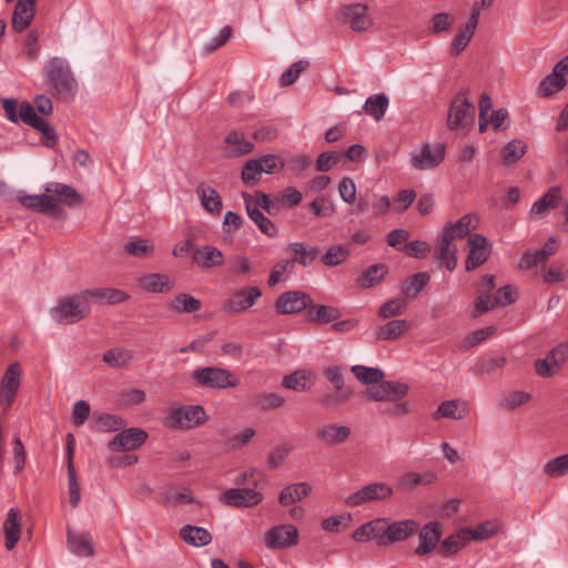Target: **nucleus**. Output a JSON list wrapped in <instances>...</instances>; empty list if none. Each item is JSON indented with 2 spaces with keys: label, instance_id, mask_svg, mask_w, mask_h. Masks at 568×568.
<instances>
[{
  "label": "nucleus",
  "instance_id": "1",
  "mask_svg": "<svg viewBox=\"0 0 568 568\" xmlns=\"http://www.w3.org/2000/svg\"><path fill=\"white\" fill-rule=\"evenodd\" d=\"M45 83L52 94L61 100H72L78 83L68 61L60 57L49 59L43 67Z\"/></svg>",
  "mask_w": 568,
  "mask_h": 568
},
{
  "label": "nucleus",
  "instance_id": "2",
  "mask_svg": "<svg viewBox=\"0 0 568 568\" xmlns=\"http://www.w3.org/2000/svg\"><path fill=\"white\" fill-rule=\"evenodd\" d=\"M90 305L84 291L80 294L60 298L52 307L51 314L60 324H74L90 314Z\"/></svg>",
  "mask_w": 568,
  "mask_h": 568
},
{
  "label": "nucleus",
  "instance_id": "3",
  "mask_svg": "<svg viewBox=\"0 0 568 568\" xmlns=\"http://www.w3.org/2000/svg\"><path fill=\"white\" fill-rule=\"evenodd\" d=\"M191 377L201 388L225 389L240 385V378L233 372L217 366L196 368L192 372Z\"/></svg>",
  "mask_w": 568,
  "mask_h": 568
},
{
  "label": "nucleus",
  "instance_id": "4",
  "mask_svg": "<svg viewBox=\"0 0 568 568\" xmlns=\"http://www.w3.org/2000/svg\"><path fill=\"white\" fill-rule=\"evenodd\" d=\"M209 419L201 405L170 407L166 412L165 425L174 429H191L203 425Z\"/></svg>",
  "mask_w": 568,
  "mask_h": 568
},
{
  "label": "nucleus",
  "instance_id": "5",
  "mask_svg": "<svg viewBox=\"0 0 568 568\" xmlns=\"http://www.w3.org/2000/svg\"><path fill=\"white\" fill-rule=\"evenodd\" d=\"M475 119V106L468 98V91L458 92L453 99L447 116L449 130H457L471 124Z\"/></svg>",
  "mask_w": 568,
  "mask_h": 568
},
{
  "label": "nucleus",
  "instance_id": "6",
  "mask_svg": "<svg viewBox=\"0 0 568 568\" xmlns=\"http://www.w3.org/2000/svg\"><path fill=\"white\" fill-rule=\"evenodd\" d=\"M394 495V489L386 483L374 481L362 486L345 498L348 507H358L367 503L384 501Z\"/></svg>",
  "mask_w": 568,
  "mask_h": 568
},
{
  "label": "nucleus",
  "instance_id": "7",
  "mask_svg": "<svg viewBox=\"0 0 568 568\" xmlns=\"http://www.w3.org/2000/svg\"><path fill=\"white\" fill-rule=\"evenodd\" d=\"M298 529L291 524H281L271 527L264 535V545L267 549H287L298 544Z\"/></svg>",
  "mask_w": 568,
  "mask_h": 568
},
{
  "label": "nucleus",
  "instance_id": "8",
  "mask_svg": "<svg viewBox=\"0 0 568 568\" xmlns=\"http://www.w3.org/2000/svg\"><path fill=\"white\" fill-rule=\"evenodd\" d=\"M407 394V384L397 381L383 382V379L364 392V396L373 402H398Z\"/></svg>",
  "mask_w": 568,
  "mask_h": 568
},
{
  "label": "nucleus",
  "instance_id": "9",
  "mask_svg": "<svg viewBox=\"0 0 568 568\" xmlns=\"http://www.w3.org/2000/svg\"><path fill=\"white\" fill-rule=\"evenodd\" d=\"M469 252L466 256L465 268L467 272L475 271L487 262L491 253V246L486 236L474 233L467 240Z\"/></svg>",
  "mask_w": 568,
  "mask_h": 568
},
{
  "label": "nucleus",
  "instance_id": "10",
  "mask_svg": "<svg viewBox=\"0 0 568 568\" xmlns=\"http://www.w3.org/2000/svg\"><path fill=\"white\" fill-rule=\"evenodd\" d=\"M262 296V291L256 286H246L235 290L223 303V311L229 314H237L247 311L255 305L256 300Z\"/></svg>",
  "mask_w": 568,
  "mask_h": 568
},
{
  "label": "nucleus",
  "instance_id": "11",
  "mask_svg": "<svg viewBox=\"0 0 568 568\" xmlns=\"http://www.w3.org/2000/svg\"><path fill=\"white\" fill-rule=\"evenodd\" d=\"M19 120L38 130L47 140L45 145L52 146L57 141L54 129L45 120L40 118L29 102H22L19 105Z\"/></svg>",
  "mask_w": 568,
  "mask_h": 568
},
{
  "label": "nucleus",
  "instance_id": "12",
  "mask_svg": "<svg viewBox=\"0 0 568 568\" xmlns=\"http://www.w3.org/2000/svg\"><path fill=\"white\" fill-rule=\"evenodd\" d=\"M21 367L19 363H12L6 369L0 382V402L3 409H8L16 397L20 386Z\"/></svg>",
  "mask_w": 568,
  "mask_h": 568
},
{
  "label": "nucleus",
  "instance_id": "13",
  "mask_svg": "<svg viewBox=\"0 0 568 568\" xmlns=\"http://www.w3.org/2000/svg\"><path fill=\"white\" fill-rule=\"evenodd\" d=\"M478 225V217L474 213L463 215L456 222H448L444 225L439 236L454 243V241L469 237L470 232L476 230Z\"/></svg>",
  "mask_w": 568,
  "mask_h": 568
},
{
  "label": "nucleus",
  "instance_id": "14",
  "mask_svg": "<svg viewBox=\"0 0 568 568\" xmlns=\"http://www.w3.org/2000/svg\"><path fill=\"white\" fill-rule=\"evenodd\" d=\"M148 438L145 430L136 427L116 434L108 444L110 450L129 452L139 448Z\"/></svg>",
  "mask_w": 568,
  "mask_h": 568
},
{
  "label": "nucleus",
  "instance_id": "15",
  "mask_svg": "<svg viewBox=\"0 0 568 568\" xmlns=\"http://www.w3.org/2000/svg\"><path fill=\"white\" fill-rule=\"evenodd\" d=\"M312 305L308 294L300 291H288L281 294L275 302V310L280 314L300 313Z\"/></svg>",
  "mask_w": 568,
  "mask_h": 568
},
{
  "label": "nucleus",
  "instance_id": "16",
  "mask_svg": "<svg viewBox=\"0 0 568 568\" xmlns=\"http://www.w3.org/2000/svg\"><path fill=\"white\" fill-rule=\"evenodd\" d=\"M568 357V343H562L552 348L546 358L535 362V371L537 375L544 378L552 377L558 369L560 363Z\"/></svg>",
  "mask_w": 568,
  "mask_h": 568
},
{
  "label": "nucleus",
  "instance_id": "17",
  "mask_svg": "<svg viewBox=\"0 0 568 568\" xmlns=\"http://www.w3.org/2000/svg\"><path fill=\"white\" fill-rule=\"evenodd\" d=\"M263 500V495L252 488H230L221 495V501L232 507H253Z\"/></svg>",
  "mask_w": 568,
  "mask_h": 568
},
{
  "label": "nucleus",
  "instance_id": "18",
  "mask_svg": "<svg viewBox=\"0 0 568 568\" xmlns=\"http://www.w3.org/2000/svg\"><path fill=\"white\" fill-rule=\"evenodd\" d=\"M352 435L348 426L337 423H328L318 427L315 437L327 446H338L346 443Z\"/></svg>",
  "mask_w": 568,
  "mask_h": 568
},
{
  "label": "nucleus",
  "instance_id": "19",
  "mask_svg": "<svg viewBox=\"0 0 568 568\" xmlns=\"http://www.w3.org/2000/svg\"><path fill=\"white\" fill-rule=\"evenodd\" d=\"M412 164L417 170L436 168L444 160V149L437 145L433 149L425 144L418 153H412Z\"/></svg>",
  "mask_w": 568,
  "mask_h": 568
},
{
  "label": "nucleus",
  "instance_id": "20",
  "mask_svg": "<svg viewBox=\"0 0 568 568\" xmlns=\"http://www.w3.org/2000/svg\"><path fill=\"white\" fill-rule=\"evenodd\" d=\"M367 9V6L362 3L347 4L341 8V14L349 22L352 30L364 31L371 26Z\"/></svg>",
  "mask_w": 568,
  "mask_h": 568
},
{
  "label": "nucleus",
  "instance_id": "21",
  "mask_svg": "<svg viewBox=\"0 0 568 568\" xmlns=\"http://www.w3.org/2000/svg\"><path fill=\"white\" fill-rule=\"evenodd\" d=\"M248 217L254 221L258 230L266 236L274 239L278 235V230L274 223L265 216L257 207H253V196L248 193H243Z\"/></svg>",
  "mask_w": 568,
  "mask_h": 568
},
{
  "label": "nucleus",
  "instance_id": "22",
  "mask_svg": "<svg viewBox=\"0 0 568 568\" xmlns=\"http://www.w3.org/2000/svg\"><path fill=\"white\" fill-rule=\"evenodd\" d=\"M192 261L202 268H213L224 264V255L221 250L204 245L193 250Z\"/></svg>",
  "mask_w": 568,
  "mask_h": 568
},
{
  "label": "nucleus",
  "instance_id": "23",
  "mask_svg": "<svg viewBox=\"0 0 568 568\" xmlns=\"http://www.w3.org/2000/svg\"><path fill=\"white\" fill-rule=\"evenodd\" d=\"M442 537V525L438 521H430L419 532V545L415 552L418 556L429 554L438 544Z\"/></svg>",
  "mask_w": 568,
  "mask_h": 568
},
{
  "label": "nucleus",
  "instance_id": "24",
  "mask_svg": "<svg viewBox=\"0 0 568 568\" xmlns=\"http://www.w3.org/2000/svg\"><path fill=\"white\" fill-rule=\"evenodd\" d=\"M45 192L55 199V205L63 203L70 207L80 206L83 202L82 196L72 187L62 183H49Z\"/></svg>",
  "mask_w": 568,
  "mask_h": 568
},
{
  "label": "nucleus",
  "instance_id": "25",
  "mask_svg": "<svg viewBox=\"0 0 568 568\" xmlns=\"http://www.w3.org/2000/svg\"><path fill=\"white\" fill-rule=\"evenodd\" d=\"M36 14V2L30 0H18L11 20L14 31L21 32L30 27Z\"/></svg>",
  "mask_w": 568,
  "mask_h": 568
},
{
  "label": "nucleus",
  "instance_id": "26",
  "mask_svg": "<svg viewBox=\"0 0 568 568\" xmlns=\"http://www.w3.org/2000/svg\"><path fill=\"white\" fill-rule=\"evenodd\" d=\"M457 246L448 242V240L437 236L436 247L434 257L438 261V264L445 266L449 272H453L457 266Z\"/></svg>",
  "mask_w": 568,
  "mask_h": 568
},
{
  "label": "nucleus",
  "instance_id": "27",
  "mask_svg": "<svg viewBox=\"0 0 568 568\" xmlns=\"http://www.w3.org/2000/svg\"><path fill=\"white\" fill-rule=\"evenodd\" d=\"M418 526V523L414 519L388 521L386 546L407 539L417 530Z\"/></svg>",
  "mask_w": 568,
  "mask_h": 568
},
{
  "label": "nucleus",
  "instance_id": "28",
  "mask_svg": "<svg viewBox=\"0 0 568 568\" xmlns=\"http://www.w3.org/2000/svg\"><path fill=\"white\" fill-rule=\"evenodd\" d=\"M196 195L201 201L203 209L212 214H220L222 211V199L219 192L205 182H200L196 186Z\"/></svg>",
  "mask_w": 568,
  "mask_h": 568
},
{
  "label": "nucleus",
  "instance_id": "29",
  "mask_svg": "<svg viewBox=\"0 0 568 568\" xmlns=\"http://www.w3.org/2000/svg\"><path fill=\"white\" fill-rule=\"evenodd\" d=\"M561 201V187L551 186L539 200H537L531 209L530 215L535 217L542 216L547 211L558 207Z\"/></svg>",
  "mask_w": 568,
  "mask_h": 568
},
{
  "label": "nucleus",
  "instance_id": "30",
  "mask_svg": "<svg viewBox=\"0 0 568 568\" xmlns=\"http://www.w3.org/2000/svg\"><path fill=\"white\" fill-rule=\"evenodd\" d=\"M3 531L6 537V548L11 550L16 547L21 534L20 514L16 508L9 509L7 519L3 524Z\"/></svg>",
  "mask_w": 568,
  "mask_h": 568
},
{
  "label": "nucleus",
  "instance_id": "31",
  "mask_svg": "<svg viewBox=\"0 0 568 568\" xmlns=\"http://www.w3.org/2000/svg\"><path fill=\"white\" fill-rule=\"evenodd\" d=\"M179 536L184 542L193 547H203L212 541L211 532L199 526L185 525L180 529Z\"/></svg>",
  "mask_w": 568,
  "mask_h": 568
},
{
  "label": "nucleus",
  "instance_id": "32",
  "mask_svg": "<svg viewBox=\"0 0 568 568\" xmlns=\"http://www.w3.org/2000/svg\"><path fill=\"white\" fill-rule=\"evenodd\" d=\"M19 201L24 207L44 214L57 210L55 199L47 192L41 195H22Z\"/></svg>",
  "mask_w": 568,
  "mask_h": 568
},
{
  "label": "nucleus",
  "instance_id": "33",
  "mask_svg": "<svg viewBox=\"0 0 568 568\" xmlns=\"http://www.w3.org/2000/svg\"><path fill=\"white\" fill-rule=\"evenodd\" d=\"M312 491L308 483H296L284 487L278 496V503L282 506H290L307 497Z\"/></svg>",
  "mask_w": 568,
  "mask_h": 568
},
{
  "label": "nucleus",
  "instance_id": "34",
  "mask_svg": "<svg viewBox=\"0 0 568 568\" xmlns=\"http://www.w3.org/2000/svg\"><path fill=\"white\" fill-rule=\"evenodd\" d=\"M288 250L295 256L293 258L287 260L294 261V264L298 263L303 267H307L308 265H311L320 253L317 247L308 245L304 242H292L288 244Z\"/></svg>",
  "mask_w": 568,
  "mask_h": 568
},
{
  "label": "nucleus",
  "instance_id": "35",
  "mask_svg": "<svg viewBox=\"0 0 568 568\" xmlns=\"http://www.w3.org/2000/svg\"><path fill=\"white\" fill-rule=\"evenodd\" d=\"M406 320H392L379 326L375 332L376 341H394L400 337L409 328Z\"/></svg>",
  "mask_w": 568,
  "mask_h": 568
},
{
  "label": "nucleus",
  "instance_id": "36",
  "mask_svg": "<svg viewBox=\"0 0 568 568\" xmlns=\"http://www.w3.org/2000/svg\"><path fill=\"white\" fill-rule=\"evenodd\" d=\"M470 541L468 528L459 530L457 534L445 538L439 546V554L449 557L464 548Z\"/></svg>",
  "mask_w": 568,
  "mask_h": 568
},
{
  "label": "nucleus",
  "instance_id": "37",
  "mask_svg": "<svg viewBox=\"0 0 568 568\" xmlns=\"http://www.w3.org/2000/svg\"><path fill=\"white\" fill-rule=\"evenodd\" d=\"M84 294L88 298H93L100 303L105 302L108 304H120L129 298V294L124 291L112 287L85 290Z\"/></svg>",
  "mask_w": 568,
  "mask_h": 568
},
{
  "label": "nucleus",
  "instance_id": "38",
  "mask_svg": "<svg viewBox=\"0 0 568 568\" xmlns=\"http://www.w3.org/2000/svg\"><path fill=\"white\" fill-rule=\"evenodd\" d=\"M225 143L230 146L231 156H240L251 153L254 150V144L247 140L244 133L240 131H232L225 138Z\"/></svg>",
  "mask_w": 568,
  "mask_h": 568
},
{
  "label": "nucleus",
  "instance_id": "39",
  "mask_svg": "<svg viewBox=\"0 0 568 568\" xmlns=\"http://www.w3.org/2000/svg\"><path fill=\"white\" fill-rule=\"evenodd\" d=\"M140 286L152 293L168 292L172 288L169 276L160 273H151L140 278Z\"/></svg>",
  "mask_w": 568,
  "mask_h": 568
},
{
  "label": "nucleus",
  "instance_id": "40",
  "mask_svg": "<svg viewBox=\"0 0 568 568\" xmlns=\"http://www.w3.org/2000/svg\"><path fill=\"white\" fill-rule=\"evenodd\" d=\"M388 272V266L384 263L371 265L358 277V285L368 288L377 285Z\"/></svg>",
  "mask_w": 568,
  "mask_h": 568
},
{
  "label": "nucleus",
  "instance_id": "41",
  "mask_svg": "<svg viewBox=\"0 0 568 568\" xmlns=\"http://www.w3.org/2000/svg\"><path fill=\"white\" fill-rule=\"evenodd\" d=\"M132 359V352L121 347L111 348L102 356V361L112 368H123L128 366Z\"/></svg>",
  "mask_w": 568,
  "mask_h": 568
},
{
  "label": "nucleus",
  "instance_id": "42",
  "mask_svg": "<svg viewBox=\"0 0 568 568\" xmlns=\"http://www.w3.org/2000/svg\"><path fill=\"white\" fill-rule=\"evenodd\" d=\"M68 546L70 550L83 557H91L94 554L92 538L89 535L68 534Z\"/></svg>",
  "mask_w": 568,
  "mask_h": 568
},
{
  "label": "nucleus",
  "instance_id": "43",
  "mask_svg": "<svg viewBox=\"0 0 568 568\" xmlns=\"http://www.w3.org/2000/svg\"><path fill=\"white\" fill-rule=\"evenodd\" d=\"M388 103V98L384 93L375 94L366 99L364 110L374 120L381 121L386 113Z\"/></svg>",
  "mask_w": 568,
  "mask_h": 568
},
{
  "label": "nucleus",
  "instance_id": "44",
  "mask_svg": "<svg viewBox=\"0 0 568 568\" xmlns=\"http://www.w3.org/2000/svg\"><path fill=\"white\" fill-rule=\"evenodd\" d=\"M201 307V301L186 293L175 295L170 302V308L176 313H193Z\"/></svg>",
  "mask_w": 568,
  "mask_h": 568
},
{
  "label": "nucleus",
  "instance_id": "45",
  "mask_svg": "<svg viewBox=\"0 0 568 568\" xmlns=\"http://www.w3.org/2000/svg\"><path fill=\"white\" fill-rule=\"evenodd\" d=\"M351 372L361 383L366 385H376L384 378L383 371L376 367L354 365L352 366Z\"/></svg>",
  "mask_w": 568,
  "mask_h": 568
},
{
  "label": "nucleus",
  "instance_id": "46",
  "mask_svg": "<svg viewBox=\"0 0 568 568\" xmlns=\"http://www.w3.org/2000/svg\"><path fill=\"white\" fill-rule=\"evenodd\" d=\"M429 275L426 272H419L412 275L402 287V293L407 298H414L429 282Z\"/></svg>",
  "mask_w": 568,
  "mask_h": 568
},
{
  "label": "nucleus",
  "instance_id": "47",
  "mask_svg": "<svg viewBox=\"0 0 568 568\" xmlns=\"http://www.w3.org/2000/svg\"><path fill=\"white\" fill-rule=\"evenodd\" d=\"M252 196H253V207H257L258 210L263 209L270 215L275 216L282 210V203H281V200H278V196L271 199L270 195L265 194L262 191L255 192V194Z\"/></svg>",
  "mask_w": 568,
  "mask_h": 568
},
{
  "label": "nucleus",
  "instance_id": "48",
  "mask_svg": "<svg viewBox=\"0 0 568 568\" xmlns=\"http://www.w3.org/2000/svg\"><path fill=\"white\" fill-rule=\"evenodd\" d=\"M310 320L323 324L334 322L341 317L338 308L327 305H313L308 313Z\"/></svg>",
  "mask_w": 568,
  "mask_h": 568
},
{
  "label": "nucleus",
  "instance_id": "49",
  "mask_svg": "<svg viewBox=\"0 0 568 568\" xmlns=\"http://www.w3.org/2000/svg\"><path fill=\"white\" fill-rule=\"evenodd\" d=\"M567 81L562 77V74H557L556 72H551L548 74L539 84V94L542 97H550L554 93L562 90L566 85Z\"/></svg>",
  "mask_w": 568,
  "mask_h": 568
},
{
  "label": "nucleus",
  "instance_id": "50",
  "mask_svg": "<svg viewBox=\"0 0 568 568\" xmlns=\"http://www.w3.org/2000/svg\"><path fill=\"white\" fill-rule=\"evenodd\" d=\"M460 402L458 399L443 402L434 413V418L462 419L465 415V407L459 410Z\"/></svg>",
  "mask_w": 568,
  "mask_h": 568
},
{
  "label": "nucleus",
  "instance_id": "51",
  "mask_svg": "<svg viewBox=\"0 0 568 568\" xmlns=\"http://www.w3.org/2000/svg\"><path fill=\"white\" fill-rule=\"evenodd\" d=\"M349 256V250L344 245H332L321 257L326 266H337Z\"/></svg>",
  "mask_w": 568,
  "mask_h": 568
},
{
  "label": "nucleus",
  "instance_id": "52",
  "mask_svg": "<svg viewBox=\"0 0 568 568\" xmlns=\"http://www.w3.org/2000/svg\"><path fill=\"white\" fill-rule=\"evenodd\" d=\"M154 246L150 240L135 239L124 245V252L135 257H146L153 253Z\"/></svg>",
  "mask_w": 568,
  "mask_h": 568
},
{
  "label": "nucleus",
  "instance_id": "53",
  "mask_svg": "<svg viewBox=\"0 0 568 568\" xmlns=\"http://www.w3.org/2000/svg\"><path fill=\"white\" fill-rule=\"evenodd\" d=\"M285 403L283 396L277 393H262L253 397V404L262 410L275 409Z\"/></svg>",
  "mask_w": 568,
  "mask_h": 568
},
{
  "label": "nucleus",
  "instance_id": "54",
  "mask_svg": "<svg viewBox=\"0 0 568 568\" xmlns=\"http://www.w3.org/2000/svg\"><path fill=\"white\" fill-rule=\"evenodd\" d=\"M310 65L307 60H298L292 63L287 69L283 71L280 78V83L282 87H287L297 81L301 73L306 70Z\"/></svg>",
  "mask_w": 568,
  "mask_h": 568
},
{
  "label": "nucleus",
  "instance_id": "55",
  "mask_svg": "<svg viewBox=\"0 0 568 568\" xmlns=\"http://www.w3.org/2000/svg\"><path fill=\"white\" fill-rule=\"evenodd\" d=\"M526 149L527 145L521 140H511L503 151L504 163L509 165L517 162L526 153Z\"/></svg>",
  "mask_w": 568,
  "mask_h": 568
},
{
  "label": "nucleus",
  "instance_id": "56",
  "mask_svg": "<svg viewBox=\"0 0 568 568\" xmlns=\"http://www.w3.org/2000/svg\"><path fill=\"white\" fill-rule=\"evenodd\" d=\"M311 377V372H295L283 378V386L295 392H305Z\"/></svg>",
  "mask_w": 568,
  "mask_h": 568
},
{
  "label": "nucleus",
  "instance_id": "57",
  "mask_svg": "<svg viewBox=\"0 0 568 568\" xmlns=\"http://www.w3.org/2000/svg\"><path fill=\"white\" fill-rule=\"evenodd\" d=\"M496 331L495 326H486L479 329H476L468 334L460 343V348L467 351L473 346L484 342L489 336H491Z\"/></svg>",
  "mask_w": 568,
  "mask_h": 568
},
{
  "label": "nucleus",
  "instance_id": "58",
  "mask_svg": "<svg viewBox=\"0 0 568 568\" xmlns=\"http://www.w3.org/2000/svg\"><path fill=\"white\" fill-rule=\"evenodd\" d=\"M544 473L549 477H561L566 475L568 473V454L547 462L544 466Z\"/></svg>",
  "mask_w": 568,
  "mask_h": 568
},
{
  "label": "nucleus",
  "instance_id": "59",
  "mask_svg": "<svg viewBox=\"0 0 568 568\" xmlns=\"http://www.w3.org/2000/svg\"><path fill=\"white\" fill-rule=\"evenodd\" d=\"M367 524L372 539H374L378 546H386L388 519L377 518Z\"/></svg>",
  "mask_w": 568,
  "mask_h": 568
},
{
  "label": "nucleus",
  "instance_id": "60",
  "mask_svg": "<svg viewBox=\"0 0 568 568\" xmlns=\"http://www.w3.org/2000/svg\"><path fill=\"white\" fill-rule=\"evenodd\" d=\"M260 163L254 159L248 160L242 170V180L246 185H255L262 175Z\"/></svg>",
  "mask_w": 568,
  "mask_h": 568
},
{
  "label": "nucleus",
  "instance_id": "61",
  "mask_svg": "<svg viewBox=\"0 0 568 568\" xmlns=\"http://www.w3.org/2000/svg\"><path fill=\"white\" fill-rule=\"evenodd\" d=\"M68 489H69V501L73 508L79 506L81 495L80 485L77 479V474L73 464L68 465Z\"/></svg>",
  "mask_w": 568,
  "mask_h": 568
},
{
  "label": "nucleus",
  "instance_id": "62",
  "mask_svg": "<svg viewBox=\"0 0 568 568\" xmlns=\"http://www.w3.org/2000/svg\"><path fill=\"white\" fill-rule=\"evenodd\" d=\"M124 426L122 418L111 414H102L97 419V430L99 432H116Z\"/></svg>",
  "mask_w": 568,
  "mask_h": 568
},
{
  "label": "nucleus",
  "instance_id": "63",
  "mask_svg": "<svg viewBox=\"0 0 568 568\" xmlns=\"http://www.w3.org/2000/svg\"><path fill=\"white\" fill-rule=\"evenodd\" d=\"M255 160L260 163L263 173L272 174L284 168V161L276 154H264Z\"/></svg>",
  "mask_w": 568,
  "mask_h": 568
},
{
  "label": "nucleus",
  "instance_id": "64",
  "mask_svg": "<svg viewBox=\"0 0 568 568\" xmlns=\"http://www.w3.org/2000/svg\"><path fill=\"white\" fill-rule=\"evenodd\" d=\"M230 272L236 276L248 275L252 271V263L246 256H233L229 261Z\"/></svg>",
  "mask_w": 568,
  "mask_h": 568
}]
</instances>
